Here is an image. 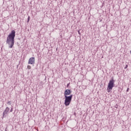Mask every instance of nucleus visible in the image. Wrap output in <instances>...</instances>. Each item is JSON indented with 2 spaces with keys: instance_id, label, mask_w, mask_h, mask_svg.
I'll use <instances>...</instances> for the list:
<instances>
[{
  "instance_id": "nucleus-1",
  "label": "nucleus",
  "mask_w": 131,
  "mask_h": 131,
  "mask_svg": "<svg viewBox=\"0 0 131 131\" xmlns=\"http://www.w3.org/2000/svg\"><path fill=\"white\" fill-rule=\"evenodd\" d=\"M15 36H16V31L12 30L10 33L8 35L6 43L9 45V48L12 49L14 47V43H15Z\"/></svg>"
},
{
  "instance_id": "nucleus-2",
  "label": "nucleus",
  "mask_w": 131,
  "mask_h": 131,
  "mask_svg": "<svg viewBox=\"0 0 131 131\" xmlns=\"http://www.w3.org/2000/svg\"><path fill=\"white\" fill-rule=\"evenodd\" d=\"M114 82H115V80H114V78L113 77L111 78V79L110 80L106 91L107 93H110V91H112L113 90V88H114L115 84H114Z\"/></svg>"
},
{
  "instance_id": "nucleus-3",
  "label": "nucleus",
  "mask_w": 131,
  "mask_h": 131,
  "mask_svg": "<svg viewBox=\"0 0 131 131\" xmlns=\"http://www.w3.org/2000/svg\"><path fill=\"white\" fill-rule=\"evenodd\" d=\"M72 98H73V95H71L69 96H64V105L65 106H69L70 105V103H71V101H72Z\"/></svg>"
},
{
  "instance_id": "nucleus-4",
  "label": "nucleus",
  "mask_w": 131,
  "mask_h": 131,
  "mask_svg": "<svg viewBox=\"0 0 131 131\" xmlns=\"http://www.w3.org/2000/svg\"><path fill=\"white\" fill-rule=\"evenodd\" d=\"M71 95V90L67 89L64 92V97H68V96Z\"/></svg>"
},
{
  "instance_id": "nucleus-5",
  "label": "nucleus",
  "mask_w": 131,
  "mask_h": 131,
  "mask_svg": "<svg viewBox=\"0 0 131 131\" xmlns=\"http://www.w3.org/2000/svg\"><path fill=\"white\" fill-rule=\"evenodd\" d=\"M10 111V108L7 107L6 109L3 112V117H6L7 115H8V113Z\"/></svg>"
},
{
  "instance_id": "nucleus-6",
  "label": "nucleus",
  "mask_w": 131,
  "mask_h": 131,
  "mask_svg": "<svg viewBox=\"0 0 131 131\" xmlns=\"http://www.w3.org/2000/svg\"><path fill=\"white\" fill-rule=\"evenodd\" d=\"M28 64H31L32 65L35 64V58L31 57L29 60Z\"/></svg>"
},
{
  "instance_id": "nucleus-7",
  "label": "nucleus",
  "mask_w": 131,
  "mask_h": 131,
  "mask_svg": "<svg viewBox=\"0 0 131 131\" xmlns=\"http://www.w3.org/2000/svg\"><path fill=\"white\" fill-rule=\"evenodd\" d=\"M7 104H8V105H11L12 104V102L11 101H8L7 102Z\"/></svg>"
},
{
  "instance_id": "nucleus-8",
  "label": "nucleus",
  "mask_w": 131,
  "mask_h": 131,
  "mask_svg": "<svg viewBox=\"0 0 131 131\" xmlns=\"http://www.w3.org/2000/svg\"><path fill=\"white\" fill-rule=\"evenodd\" d=\"M27 68H28V69L30 70V69H31V66H27Z\"/></svg>"
},
{
  "instance_id": "nucleus-9",
  "label": "nucleus",
  "mask_w": 131,
  "mask_h": 131,
  "mask_svg": "<svg viewBox=\"0 0 131 131\" xmlns=\"http://www.w3.org/2000/svg\"><path fill=\"white\" fill-rule=\"evenodd\" d=\"M30 20V16H28V22H29Z\"/></svg>"
},
{
  "instance_id": "nucleus-10",
  "label": "nucleus",
  "mask_w": 131,
  "mask_h": 131,
  "mask_svg": "<svg viewBox=\"0 0 131 131\" xmlns=\"http://www.w3.org/2000/svg\"><path fill=\"white\" fill-rule=\"evenodd\" d=\"M70 83H69L67 84V86L68 88H69V86H70Z\"/></svg>"
},
{
  "instance_id": "nucleus-11",
  "label": "nucleus",
  "mask_w": 131,
  "mask_h": 131,
  "mask_svg": "<svg viewBox=\"0 0 131 131\" xmlns=\"http://www.w3.org/2000/svg\"><path fill=\"white\" fill-rule=\"evenodd\" d=\"M127 67H128V66H127V64H126L124 68V69H126V68H127Z\"/></svg>"
},
{
  "instance_id": "nucleus-12",
  "label": "nucleus",
  "mask_w": 131,
  "mask_h": 131,
  "mask_svg": "<svg viewBox=\"0 0 131 131\" xmlns=\"http://www.w3.org/2000/svg\"><path fill=\"white\" fill-rule=\"evenodd\" d=\"M115 108H118V105L116 104V105H115Z\"/></svg>"
},
{
  "instance_id": "nucleus-13",
  "label": "nucleus",
  "mask_w": 131,
  "mask_h": 131,
  "mask_svg": "<svg viewBox=\"0 0 131 131\" xmlns=\"http://www.w3.org/2000/svg\"><path fill=\"white\" fill-rule=\"evenodd\" d=\"M10 112H13V107H12L10 110Z\"/></svg>"
},
{
  "instance_id": "nucleus-14",
  "label": "nucleus",
  "mask_w": 131,
  "mask_h": 131,
  "mask_svg": "<svg viewBox=\"0 0 131 131\" xmlns=\"http://www.w3.org/2000/svg\"><path fill=\"white\" fill-rule=\"evenodd\" d=\"M5 131H8V128H7V127H6V128H5Z\"/></svg>"
},
{
  "instance_id": "nucleus-15",
  "label": "nucleus",
  "mask_w": 131,
  "mask_h": 131,
  "mask_svg": "<svg viewBox=\"0 0 131 131\" xmlns=\"http://www.w3.org/2000/svg\"><path fill=\"white\" fill-rule=\"evenodd\" d=\"M78 34H79V35H80V32L79 31H78Z\"/></svg>"
},
{
  "instance_id": "nucleus-16",
  "label": "nucleus",
  "mask_w": 131,
  "mask_h": 131,
  "mask_svg": "<svg viewBox=\"0 0 131 131\" xmlns=\"http://www.w3.org/2000/svg\"><path fill=\"white\" fill-rule=\"evenodd\" d=\"M128 91H129V88H127L126 90V92H128Z\"/></svg>"
}]
</instances>
